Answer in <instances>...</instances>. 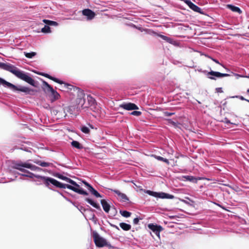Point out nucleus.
Segmentation results:
<instances>
[{"label":"nucleus","instance_id":"1","mask_svg":"<svg viewBox=\"0 0 249 249\" xmlns=\"http://www.w3.org/2000/svg\"><path fill=\"white\" fill-rule=\"evenodd\" d=\"M70 92L71 97L68 101V106L66 107L70 113L75 110H84L89 106H93L95 101L90 95H88L87 99L88 103H86L85 93L83 90L63 82V92Z\"/></svg>","mask_w":249,"mask_h":249},{"label":"nucleus","instance_id":"2","mask_svg":"<svg viewBox=\"0 0 249 249\" xmlns=\"http://www.w3.org/2000/svg\"><path fill=\"white\" fill-rule=\"evenodd\" d=\"M13 168L15 169H17L23 173L22 174L18 173V175H19L22 177H28L31 178L35 177L36 178L39 179V180L41 181L46 186L49 188H51L52 187H50V186L52 185L56 187L62 188V183L58 181L56 179L50 177H43L35 175L25 169V168H28L30 169L32 171H40L42 170L41 168L32 164L28 162H23L21 161L15 162L13 163Z\"/></svg>","mask_w":249,"mask_h":249},{"label":"nucleus","instance_id":"3","mask_svg":"<svg viewBox=\"0 0 249 249\" xmlns=\"http://www.w3.org/2000/svg\"><path fill=\"white\" fill-rule=\"evenodd\" d=\"M63 189L67 188L80 194L87 195V192L80 188V186H82L83 183L86 186L88 187V189L92 195L97 197H102V196L90 184L86 181H81L80 180L76 178H75V180H73L64 176H63Z\"/></svg>","mask_w":249,"mask_h":249},{"label":"nucleus","instance_id":"4","mask_svg":"<svg viewBox=\"0 0 249 249\" xmlns=\"http://www.w3.org/2000/svg\"><path fill=\"white\" fill-rule=\"evenodd\" d=\"M0 68L11 72L18 78L26 82L35 87H36L35 81L32 77L29 76L28 73L20 71L14 65L9 63H4L0 62Z\"/></svg>","mask_w":249,"mask_h":249},{"label":"nucleus","instance_id":"5","mask_svg":"<svg viewBox=\"0 0 249 249\" xmlns=\"http://www.w3.org/2000/svg\"><path fill=\"white\" fill-rule=\"evenodd\" d=\"M0 85L7 87L13 91H19L23 92L26 94L33 95L36 91L35 89H31L28 87L21 86H16L1 77H0Z\"/></svg>","mask_w":249,"mask_h":249},{"label":"nucleus","instance_id":"6","mask_svg":"<svg viewBox=\"0 0 249 249\" xmlns=\"http://www.w3.org/2000/svg\"><path fill=\"white\" fill-rule=\"evenodd\" d=\"M42 89L44 92L47 94H49L50 96L53 98L51 100L53 101L58 99L60 95L55 90L53 87L45 81H43Z\"/></svg>","mask_w":249,"mask_h":249},{"label":"nucleus","instance_id":"7","mask_svg":"<svg viewBox=\"0 0 249 249\" xmlns=\"http://www.w3.org/2000/svg\"><path fill=\"white\" fill-rule=\"evenodd\" d=\"M92 236L95 245L99 247H109L110 244L107 242L106 239L101 237L97 232L93 231Z\"/></svg>","mask_w":249,"mask_h":249},{"label":"nucleus","instance_id":"8","mask_svg":"<svg viewBox=\"0 0 249 249\" xmlns=\"http://www.w3.org/2000/svg\"><path fill=\"white\" fill-rule=\"evenodd\" d=\"M144 192L147 194L154 196L155 197H158L160 198H168V199H172L174 197L173 195L166 194L163 192L157 193L155 192H153L150 190H144Z\"/></svg>","mask_w":249,"mask_h":249},{"label":"nucleus","instance_id":"9","mask_svg":"<svg viewBox=\"0 0 249 249\" xmlns=\"http://www.w3.org/2000/svg\"><path fill=\"white\" fill-rule=\"evenodd\" d=\"M148 227L159 238H160V232L163 230L162 227L152 224H149Z\"/></svg>","mask_w":249,"mask_h":249},{"label":"nucleus","instance_id":"10","mask_svg":"<svg viewBox=\"0 0 249 249\" xmlns=\"http://www.w3.org/2000/svg\"><path fill=\"white\" fill-rule=\"evenodd\" d=\"M119 107L127 110H136L139 108L135 104L131 103H124L120 105Z\"/></svg>","mask_w":249,"mask_h":249},{"label":"nucleus","instance_id":"11","mask_svg":"<svg viewBox=\"0 0 249 249\" xmlns=\"http://www.w3.org/2000/svg\"><path fill=\"white\" fill-rule=\"evenodd\" d=\"M111 191L115 193L116 195H117L118 196V199L120 201L122 202H126L129 200V199L126 196V195L121 193L120 191L113 189H111Z\"/></svg>","mask_w":249,"mask_h":249},{"label":"nucleus","instance_id":"12","mask_svg":"<svg viewBox=\"0 0 249 249\" xmlns=\"http://www.w3.org/2000/svg\"><path fill=\"white\" fill-rule=\"evenodd\" d=\"M82 14L87 18L88 20H91L95 17V13L91 10L86 9L82 11Z\"/></svg>","mask_w":249,"mask_h":249},{"label":"nucleus","instance_id":"13","mask_svg":"<svg viewBox=\"0 0 249 249\" xmlns=\"http://www.w3.org/2000/svg\"><path fill=\"white\" fill-rule=\"evenodd\" d=\"M34 162L36 164L44 167H51L53 165L52 163L42 161L38 160H35Z\"/></svg>","mask_w":249,"mask_h":249},{"label":"nucleus","instance_id":"14","mask_svg":"<svg viewBox=\"0 0 249 249\" xmlns=\"http://www.w3.org/2000/svg\"><path fill=\"white\" fill-rule=\"evenodd\" d=\"M208 75H211L214 76L216 77H222L229 76V74L226 73H222L219 72H216L214 71H211L208 72Z\"/></svg>","mask_w":249,"mask_h":249},{"label":"nucleus","instance_id":"15","mask_svg":"<svg viewBox=\"0 0 249 249\" xmlns=\"http://www.w3.org/2000/svg\"><path fill=\"white\" fill-rule=\"evenodd\" d=\"M101 203L102 205L104 210L107 213L109 211L110 206L109 203L105 199H102L101 201Z\"/></svg>","mask_w":249,"mask_h":249},{"label":"nucleus","instance_id":"16","mask_svg":"<svg viewBox=\"0 0 249 249\" xmlns=\"http://www.w3.org/2000/svg\"><path fill=\"white\" fill-rule=\"evenodd\" d=\"M183 178H185L187 180L196 183L198 180H200L201 178H196L193 176H184Z\"/></svg>","mask_w":249,"mask_h":249},{"label":"nucleus","instance_id":"17","mask_svg":"<svg viewBox=\"0 0 249 249\" xmlns=\"http://www.w3.org/2000/svg\"><path fill=\"white\" fill-rule=\"evenodd\" d=\"M120 227L124 230V231H128L131 229V225L125 223H120Z\"/></svg>","mask_w":249,"mask_h":249},{"label":"nucleus","instance_id":"18","mask_svg":"<svg viewBox=\"0 0 249 249\" xmlns=\"http://www.w3.org/2000/svg\"><path fill=\"white\" fill-rule=\"evenodd\" d=\"M86 200L91 205H92L93 207L96 208V209H100L99 205L97 204L96 202H95L94 201H93L92 199L87 198H86Z\"/></svg>","mask_w":249,"mask_h":249},{"label":"nucleus","instance_id":"19","mask_svg":"<svg viewBox=\"0 0 249 249\" xmlns=\"http://www.w3.org/2000/svg\"><path fill=\"white\" fill-rule=\"evenodd\" d=\"M227 7L229 9H230L231 11H232L233 12H237V13H238L239 14L242 13L241 10L239 8H238L237 7L233 6L232 5H230V4L228 5Z\"/></svg>","mask_w":249,"mask_h":249},{"label":"nucleus","instance_id":"20","mask_svg":"<svg viewBox=\"0 0 249 249\" xmlns=\"http://www.w3.org/2000/svg\"><path fill=\"white\" fill-rule=\"evenodd\" d=\"M43 22L49 26H57L58 25V23L56 22L48 19H43Z\"/></svg>","mask_w":249,"mask_h":249},{"label":"nucleus","instance_id":"21","mask_svg":"<svg viewBox=\"0 0 249 249\" xmlns=\"http://www.w3.org/2000/svg\"><path fill=\"white\" fill-rule=\"evenodd\" d=\"M160 36L163 39V40L166 41L167 42L171 43V44H174L175 41L172 39L171 38L168 37L166 36H163V35H160Z\"/></svg>","mask_w":249,"mask_h":249},{"label":"nucleus","instance_id":"22","mask_svg":"<svg viewBox=\"0 0 249 249\" xmlns=\"http://www.w3.org/2000/svg\"><path fill=\"white\" fill-rule=\"evenodd\" d=\"M71 144L73 147L77 149H81L82 148V146L77 141H73L71 142Z\"/></svg>","mask_w":249,"mask_h":249},{"label":"nucleus","instance_id":"23","mask_svg":"<svg viewBox=\"0 0 249 249\" xmlns=\"http://www.w3.org/2000/svg\"><path fill=\"white\" fill-rule=\"evenodd\" d=\"M152 156L154 157L155 159H156L157 160H161V161H164V162H165L167 164L169 163L168 160L166 159H164L160 156H156V155H152Z\"/></svg>","mask_w":249,"mask_h":249},{"label":"nucleus","instance_id":"24","mask_svg":"<svg viewBox=\"0 0 249 249\" xmlns=\"http://www.w3.org/2000/svg\"><path fill=\"white\" fill-rule=\"evenodd\" d=\"M41 32L44 33H51V28L50 26L47 25L44 26L41 29Z\"/></svg>","mask_w":249,"mask_h":249},{"label":"nucleus","instance_id":"25","mask_svg":"<svg viewBox=\"0 0 249 249\" xmlns=\"http://www.w3.org/2000/svg\"><path fill=\"white\" fill-rule=\"evenodd\" d=\"M25 56L28 58H32L36 55V53L35 52H30V53H26L24 52Z\"/></svg>","mask_w":249,"mask_h":249},{"label":"nucleus","instance_id":"26","mask_svg":"<svg viewBox=\"0 0 249 249\" xmlns=\"http://www.w3.org/2000/svg\"><path fill=\"white\" fill-rule=\"evenodd\" d=\"M81 130L85 134H88L89 132V129L86 126H81Z\"/></svg>","mask_w":249,"mask_h":249},{"label":"nucleus","instance_id":"27","mask_svg":"<svg viewBox=\"0 0 249 249\" xmlns=\"http://www.w3.org/2000/svg\"><path fill=\"white\" fill-rule=\"evenodd\" d=\"M122 216L125 217H128L130 216L131 213L129 212L124 211H121L120 212Z\"/></svg>","mask_w":249,"mask_h":249},{"label":"nucleus","instance_id":"28","mask_svg":"<svg viewBox=\"0 0 249 249\" xmlns=\"http://www.w3.org/2000/svg\"><path fill=\"white\" fill-rule=\"evenodd\" d=\"M142 114L141 112L139 111H133L131 113V114L134 116H140Z\"/></svg>","mask_w":249,"mask_h":249},{"label":"nucleus","instance_id":"29","mask_svg":"<svg viewBox=\"0 0 249 249\" xmlns=\"http://www.w3.org/2000/svg\"><path fill=\"white\" fill-rule=\"evenodd\" d=\"M51 80H53V81L57 82V83H58L60 84H62V80H59L56 78H54L53 77V79H52Z\"/></svg>","mask_w":249,"mask_h":249},{"label":"nucleus","instance_id":"30","mask_svg":"<svg viewBox=\"0 0 249 249\" xmlns=\"http://www.w3.org/2000/svg\"><path fill=\"white\" fill-rule=\"evenodd\" d=\"M231 98H239L240 100H245L246 101V100H247L246 99H245L243 96H232Z\"/></svg>","mask_w":249,"mask_h":249},{"label":"nucleus","instance_id":"31","mask_svg":"<svg viewBox=\"0 0 249 249\" xmlns=\"http://www.w3.org/2000/svg\"><path fill=\"white\" fill-rule=\"evenodd\" d=\"M40 75L45 76V77L48 78L50 79H53V77L47 73H42Z\"/></svg>","mask_w":249,"mask_h":249},{"label":"nucleus","instance_id":"32","mask_svg":"<svg viewBox=\"0 0 249 249\" xmlns=\"http://www.w3.org/2000/svg\"><path fill=\"white\" fill-rule=\"evenodd\" d=\"M139 222V219L138 218H135L133 220V223L134 224H137Z\"/></svg>","mask_w":249,"mask_h":249},{"label":"nucleus","instance_id":"33","mask_svg":"<svg viewBox=\"0 0 249 249\" xmlns=\"http://www.w3.org/2000/svg\"><path fill=\"white\" fill-rule=\"evenodd\" d=\"M216 90L217 92H220V93L223 92L222 89L221 88H216Z\"/></svg>","mask_w":249,"mask_h":249},{"label":"nucleus","instance_id":"34","mask_svg":"<svg viewBox=\"0 0 249 249\" xmlns=\"http://www.w3.org/2000/svg\"><path fill=\"white\" fill-rule=\"evenodd\" d=\"M210 58H211L213 61L214 62H215L216 63L220 64V63L219 62V61H218V60H217L216 59H214V58H212V57H210Z\"/></svg>","mask_w":249,"mask_h":249},{"label":"nucleus","instance_id":"35","mask_svg":"<svg viewBox=\"0 0 249 249\" xmlns=\"http://www.w3.org/2000/svg\"><path fill=\"white\" fill-rule=\"evenodd\" d=\"M234 75L236 76V78L237 79L242 76V75H240L237 73H234Z\"/></svg>","mask_w":249,"mask_h":249},{"label":"nucleus","instance_id":"36","mask_svg":"<svg viewBox=\"0 0 249 249\" xmlns=\"http://www.w3.org/2000/svg\"><path fill=\"white\" fill-rule=\"evenodd\" d=\"M58 178L60 179H62V175H59Z\"/></svg>","mask_w":249,"mask_h":249},{"label":"nucleus","instance_id":"37","mask_svg":"<svg viewBox=\"0 0 249 249\" xmlns=\"http://www.w3.org/2000/svg\"><path fill=\"white\" fill-rule=\"evenodd\" d=\"M210 79H214V78H213V77H208Z\"/></svg>","mask_w":249,"mask_h":249},{"label":"nucleus","instance_id":"38","mask_svg":"<svg viewBox=\"0 0 249 249\" xmlns=\"http://www.w3.org/2000/svg\"><path fill=\"white\" fill-rule=\"evenodd\" d=\"M245 77H246V78H249V75H248V76L246 75Z\"/></svg>","mask_w":249,"mask_h":249},{"label":"nucleus","instance_id":"39","mask_svg":"<svg viewBox=\"0 0 249 249\" xmlns=\"http://www.w3.org/2000/svg\"><path fill=\"white\" fill-rule=\"evenodd\" d=\"M247 91L248 93H249V89H247Z\"/></svg>","mask_w":249,"mask_h":249},{"label":"nucleus","instance_id":"40","mask_svg":"<svg viewBox=\"0 0 249 249\" xmlns=\"http://www.w3.org/2000/svg\"><path fill=\"white\" fill-rule=\"evenodd\" d=\"M246 75H242L241 77H245Z\"/></svg>","mask_w":249,"mask_h":249},{"label":"nucleus","instance_id":"41","mask_svg":"<svg viewBox=\"0 0 249 249\" xmlns=\"http://www.w3.org/2000/svg\"><path fill=\"white\" fill-rule=\"evenodd\" d=\"M246 101L248 102L249 103V100H246Z\"/></svg>","mask_w":249,"mask_h":249},{"label":"nucleus","instance_id":"42","mask_svg":"<svg viewBox=\"0 0 249 249\" xmlns=\"http://www.w3.org/2000/svg\"><path fill=\"white\" fill-rule=\"evenodd\" d=\"M90 126L91 128H93V127L91 125H90Z\"/></svg>","mask_w":249,"mask_h":249},{"label":"nucleus","instance_id":"43","mask_svg":"<svg viewBox=\"0 0 249 249\" xmlns=\"http://www.w3.org/2000/svg\"><path fill=\"white\" fill-rule=\"evenodd\" d=\"M20 179H23V178H20Z\"/></svg>","mask_w":249,"mask_h":249},{"label":"nucleus","instance_id":"44","mask_svg":"<svg viewBox=\"0 0 249 249\" xmlns=\"http://www.w3.org/2000/svg\"><path fill=\"white\" fill-rule=\"evenodd\" d=\"M248 28L249 29V25Z\"/></svg>","mask_w":249,"mask_h":249}]
</instances>
